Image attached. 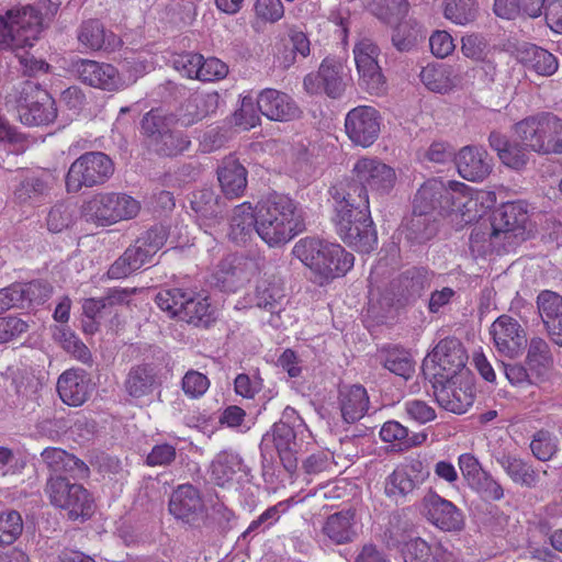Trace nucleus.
<instances>
[{
  "instance_id": "nucleus-1",
  "label": "nucleus",
  "mask_w": 562,
  "mask_h": 562,
  "mask_svg": "<svg viewBox=\"0 0 562 562\" xmlns=\"http://www.w3.org/2000/svg\"><path fill=\"white\" fill-rule=\"evenodd\" d=\"M330 194L336 202L334 222L339 237L359 252H371L378 245V235L364 190L351 186L350 191L340 192L338 187H334Z\"/></svg>"
},
{
  "instance_id": "nucleus-2",
  "label": "nucleus",
  "mask_w": 562,
  "mask_h": 562,
  "mask_svg": "<svg viewBox=\"0 0 562 562\" xmlns=\"http://www.w3.org/2000/svg\"><path fill=\"white\" fill-rule=\"evenodd\" d=\"M42 31V18L38 11L31 7L9 10L5 15H0V45L15 52V56L24 75L33 76L37 72H46L49 65L43 59H37L25 47L33 46Z\"/></svg>"
},
{
  "instance_id": "nucleus-3",
  "label": "nucleus",
  "mask_w": 562,
  "mask_h": 562,
  "mask_svg": "<svg viewBox=\"0 0 562 562\" xmlns=\"http://www.w3.org/2000/svg\"><path fill=\"white\" fill-rule=\"evenodd\" d=\"M484 193L471 192V189L458 181H448L430 179L426 181L417 191L414 199L415 212L428 213L438 212L441 216H451V221L458 220L468 224L475 221L477 215L472 213L480 198Z\"/></svg>"
},
{
  "instance_id": "nucleus-4",
  "label": "nucleus",
  "mask_w": 562,
  "mask_h": 562,
  "mask_svg": "<svg viewBox=\"0 0 562 562\" xmlns=\"http://www.w3.org/2000/svg\"><path fill=\"white\" fill-rule=\"evenodd\" d=\"M304 229L303 212L290 196L274 193L257 203L256 233L270 247L289 243Z\"/></svg>"
},
{
  "instance_id": "nucleus-5",
  "label": "nucleus",
  "mask_w": 562,
  "mask_h": 562,
  "mask_svg": "<svg viewBox=\"0 0 562 562\" xmlns=\"http://www.w3.org/2000/svg\"><path fill=\"white\" fill-rule=\"evenodd\" d=\"M518 140L538 154L562 153V119L551 113L528 116L513 126Z\"/></svg>"
},
{
  "instance_id": "nucleus-6",
  "label": "nucleus",
  "mask_w": 562,
  "mask_h": 562,
  "mask_svg": "<svg viewBox=\"0 0 562 562\" xmlns=\"http://www.w3.org/2000/svg\"><path fill=\"white\" fill-rule=\"evenodd\" d=\"M177 119L159 110H150L140 122V131L147 148L157 155L172 157L187 150L191 144L181 132L175 131Z\"/></svg>"
},
{
  "instance_id": "nucleus-7",
  "label": "nucleus",
  "mask_w": 562,
  "mask_h": 562,
  "mask_svg": "<svg viewBox=\"0 0 562 562\" xmlns=\"http://www.w3.org/2000/svg\"><path fill=\"white\" fill-rule=\"evenodd\" d=\"M155 301L171 317L198 327H209L216 318L215 310L207 297L194 296L192 292L182 289L161 290L156 294Z\"/></svg>"
},
{
  "instance_id": "nucleus-8",
  "label": "nucleus",
  "mask_w": 562,
  "mask_h": 562,
  "mask_svg": "<svg viewBox=\"0 0 562 562\" xmlns=\"http://www.w3.org/2000/svg\"><path fill=\"white\" fill-rule=\"evenodd\" d=\"M139 211V201L121 192L97 193L82 205L86 221L98 226H110L120 221L134 218Z\"/></svg>"
},
{
  "instance_id": "nucleus-9",
  "label": "nucleus",
  "mask_w": 562,
  "mask_h": 562,
  "mask_svg": "<svg viewBox=\"0 0 562 562\" xmlns=\"http://www.w3.org/2000/svg\"><path fill=\"white\" fill-rule=\"evenodd\" d=\"M20 121L30 126L47 125L57 116L55 101L50 94L32 81H24L18 94L7 97Z\"/></svg>"
},
{
  "instance_id": "nucleus-10",
  "label": "nucleus",
  "mask_w": 562,
  "mask_h": 562,
  "mask_svg": "<svg viewBox=\"0 0 562 562\" xmlns=\"http://www.w3.org/2000/svg\"><path fill=\"white\" fill-rule=\"evenodd\" d=\"M114 172L111 158L101 151H89L78 157L66 175V190L78 193L82 188H92L105 183Z\"/></svg>"
},
{
  "instance_id": "nucleus-11",
  "label": "nucleus",
  "mask_w": 562,
  "mask_h": 562,
  "mask_svg": "<svg viewBox=\"0 0 562 562\" xmlns=\"http://www.w3.org/2000/svg\"><path fill=\"white\" fill-rule=\"evenodd\" d=\"M45 493L50 503L65 509L72 520L87 519L93 513V499L80 484L70 483L63 475H50L47 479Z\"/></svg>"
},
{
  "instance_id": "nucleus-12",
  "label": "nucleus",
  "mask_w": 562,
  "mask_h": 562,
  "mask_svg": "<svg viewBox=\"0 0 562 562\" xmlns=\"http://www.w3.org/2000/svg\"><path fill=\"white\" fill-rule=\"evenodd\" d=\"M528 212L522 202L504 204L494 212L491 221L490 243L493 247H506L522 238Z\"/></svg>"
},
{
  "instance_id": "nucleus-13",
  "label": "nucleus",
  "mask_w": 562,
  "mask_h": 562,
  "mask_svg": "<svg viewBox=\"0 0 562 562\" xmlns=\"http://www.w3.org/2000/svg\"><path fill=\"white\" fill-rule=\"evenodd\" d=\"M468 356L460 340L446 338L440 340L423 362V373L426 378H435V374L442 378L465 376L462 372Z\"/></svg>"
},
{
  "instance_id": "nucleus-14",
  "label": "nucleus",
  "mask_w": 562,
  "mask_h": 562,
  "mask_svg": "<svg viewBox=\"0 0 562 562\" xmlns=\"http://www.w3.org/2000/svg\"><path fill=\"white\" fill-rule=\"evenodd\" d=\"M436 402L443 409L464 414L474 402V385L465 376L442 378L435 374L430 378Z\"/></svg>"
},
{
  "instance_id": "nucleus-15",
  "label": "nucleus",
  "mask_w": 562,
  "mask_h": 562,
  "mask_svg": "<svg viewBox=\"0 0 562 562\" xmlns=\"http://www.w3.org/2000/svg\"><path fill=\"white\" fill-rule=\"evenodd\" d=\"M382 117L379 111L369 105L351 109L345 119V131L356 146L370 147L379 137Z\"/></svg>"
},
{
  "instance_id": "nucleus-16",
  "label": "nucleus",
  "mask_w": 562,
  "mask_h": 562,
  "mask_svg": "<svg viewBox=\"0 0 562 562\" xmlns=\"http://www.w3.org/2000/svg\"><path fill=\"white\" fill-rule=\"evenodd\" d=\"M353 55L361 83L369 93L380 94L384 90L385 78L378 63L379 46L370 38H361L353 47Z\"/></svg>"
},
{
  "instance_id": "nucleus-17",
  "label": "nucleus",
  "mask_w": 562,
  "mask_h": 562,
  "mask_svg": "<svg viewBox=\"0 0 562 562\" xmlns=\"http://www.w3.org/2000/svg\"><path fill=\"white\" fill-rule=\"evenodd\" d=\"M353 172L356 180L347 184V191H350L351 186H358L367 195L368 189L380 193L389 192L396 180L395 171L376 158L359 159L353 167ZM338 189L344 192L342 188Z\"/></svg>"
},
{
  "instance_id": "nucleus-18",
  "label": "nucleus",
  "mask_w": 562,
  "mask_h": 562,
  "mask_svg": "<svg viewBox=\"0 0 562 562\" xmlns=\"http://www.w3.org/2000/svg\"><path fill=\"white\" fill-rule=\"evenodd\" d=\"M494 347L499 356L515 359L527 344L526 333L517 319L509 315L498 316L491 325Z\"/></svg>"
},
{
  "instance_id": "nucleus-19",
  "label": "nucleus",
  "mask_w": 562,
  "mask_h": 562,
  "mask_svg": "<svg viewBox=\"0 0 562 562\" xmlns=\"http://www.w3.org/2000/svg\"><path fill=\"white\" fill-rule=\"evenodd\" d=\"M428 474L429 472L426 470L423 461L411 459L396 467L385 479V494L396 502L405 499L419 487Z\"/></svg>"
},
{
  "instance_id": "nucleus-20",
  "label": "nucleus",
  "mask_w": 562,
  "mask_h": 562,
  "mask_svg": "<svg viewBox=\"0 0 562 562\" xmlns=\"http://www.w3.org/2000/svg\"><path fill=\"white\" fill-rule=\"evenodd\" d=\"M303 86L310 94L324 92L329 98H339L346 87L342 63L331 57L325 58L317 72H311L305 76Z\"/></svg>"
},
{
  "instance_id": "nucleus-21",
  "label": "nucleus",
  "mask_w": 562,
  "mask_h": 562,
  "mask_svg": "<svg viewBox=\"0 0 562 562\" xmlns=\"http://www.w3.org/2000/svg\"><path fill=\"white\" fill-rule=\"evenodd\" d=\"M422 514L442 531H461L464 528L462 512L450 501L429 491L422 501Z\"/></svg>"
},
{
  "instance_id": "nucleus-22",
  "label": "nucleus",
  "mask_w": 562,
  "mask_h": 562,
  "mask_svg": "<svg viewBox=\"0 0 562 562\" xmlns=\"http://www.w3.org/2000/svg\"><path fill=\"white\" fill-rule=\"evenodd\" d=\"M168 509L176 519L189 525L202 520L206 513L202 494L192 484H181L172 491Z\"/></svg>"
},
{
  "instance_id": "nucleus-23",
  "label": "nucleus",
  "mask_w": 562,
  "mask_h": 562,
  "mask_svg": "<svg viewBox=\"0 0 562 562\" xmlns=\"http://www.w3.org/2000/svg\"><path fill=\"white\" fill-rule=\"evenodd\" d=\"M54 178L47 172L27 171L15 178L13 200L21 206H36L49 196Z\"/></svg>"
},
{
  "instance_id": "nucleus-24",
  "label": "nucleus",
  "mask_w": 562,
  "mask_h": 562,
  "mask_svg": "<svg viewBox=\"0 0 562 562\" xmlns=\"http://www.w3.org/2000/svg\"><path fill=\"white\" fill-rule=\"evenodd\" d=\"M72 69L79 80L90 87L106 91H116L125 87L117 69L110 64L79 59L72 64Z\"/></svg>"
},
{
  "instance_id": "nucleus-25",
  "label": "nucleus",
  "mask_w": 562,
  "mask_h": 562,
  "mask_svg": "<svg viewBox=\"0 0 562 562\" xmlns=\"http://www.w3.org/2000/svg\"><path fill=\"white\" fill-rule=\"evenodd\" d=\"M432 273L425 268H411L390 283V293L398 305L416 301L430 286Z\"/></svg>"
},
{
  "instance_id": "nucleus-26",
  "label": "nucleus",
  "mask_w": 562,
  "mask_h": 562,
  "mask_svg": "<svg viewBox=\"0 0 562 562\" xmlns=\"http://www.w3.org/2000/svg\"><path fill=\"white\" fill-rule=\"evenodd\" d=\"M257 105L260 113L271 121L289 122L299 119L302 113L292 97L272 88L259 93Z\"/></svg>"
},
{
  "instance_id": "nucleus-27",
  "label": "nucleus",
  "mask_w": 562,
  "mask_h": 562,
  "mask_svg": "<svg viewBox=\"0 0 562 562\" xmlns=\"http://www.w3.org/2000/svg\"><path fill=\"white\" fill-rule=\"evenodd\" d=\"M459 175L469 181H482L492 171V158L487 151L476 146H464L456 156Z\"/></svg>"
},
{
  "instance_id": "nucleus-28",
  "label": "nucleus",
  "mask_w": 562,
  "mask_h": 562,
  "mask_svg": "<svg viewBox=\"0 0 562 562\" xmlns=\"http://www.w3.org/2000/svg\"><path fill=\"white\" fill-rule=\"evenodd\" d=\"M304 431L296 430L284 424H274L272 436L280 460L288 472H294L299 463V454L302 450V437Z\"/></svg>"
},
{
  "instance_id": "nucleus-29",
  "label": "nucleus",
  "mask_w": 562,
  "mask_h": 562,
  "mask_svg": "<svg viewBox=\"0 0 562 562\" xmlns=\"http://www.w3.org/2000/svg\"><path fill=\"white\" fill-rule=\"evenodd\" d=\"M337 251L341 254L340 245L312 237L300 239L293 248L294 256L316 274L325 270L324 261L327 257L336 255Z\"/></svg>"
},
{
  "instance_id": "nucleus-30",
  "label": "nucleus",
  "mask_w": 562,
  "mask_h": 562,
  "mask_svg": "<svg viewBox=\"0 0 562 562\" xmlns=\"http://www.w3.org/2000/svg\"><path fill=\"white\" fill-rule=\"evenodd\" d=\"M41 459L46 468L57 475L66 474L72 479H86L90 473L89 467L82 460L61 448H45L41 452Z\"/></svg>"
},
{
  "instance_id": "nucleus-31",
  "label": "nucleus",
  "mask_w": 562,
  "mask_h": 562,
  "mask_svg": "<svg viewBox=\"0 0 562 562\" xmlns=\"http://www.w3.org/2000/svg\"><path fill=\"white\" fill-rule=\"evenodd\" d=\"M158 385V371L150 363L132 366L123 383L124 391L135 400L150 395Z\"/></svg>"
},
{
  "instance_id": "nucleus-32",
  "label": "nucleus",
  "mask_w": 562,
  "mask_h": 562,
  "mask_svg": "<svg viewBox=\"0 0 562 562\" xmlns=\"http://www.w3.org/2000/svg\"><path fill=\"white\" fill-rule=\"evenodd\" d=\"M217 180L227 199L239 198L247 188V170L233 156L225 157L218 165Z\"/></svg>"
},
{
  "instance_id": "nucleus-33",
  "label": "nucleus",
  "mask_w": 562,
  "mask_h": 562,
  "mask_svg": "<svg viewBox=\"0 0 562 562\" xmlns=\"http://www.w3.org/2000/svg\"><path fill=\"white\" fill-rule=\"evenodd\" d=\"M167 240L166 232L162 227H153L139 236L135 244L128 247L124 252L127 259L132 260L134 267L138 270L145 263L150 262L151 258L161 249Z\"/></svg>"
},
{
  "instance_id": "nucleus-34",
  "label": "nucleus",
  "mask_w": 562,
  "mask_h": 562,
  "mask_svg": "<svg viewBox=\"0 0 562 562\" xmlns=\"http://www.w3.org/2000/svg\"><path fill=\"white\" fill-rule=\"evenodd\" d=\"M57 392L60 400L69 406L82 405L89 396V379L83 370L70 369L65 371L57 381Z\"/></svg>"
},
{
  "instance_id": "nucleus-35",
  "label": "nucleus",
  "mask_w": 562,
  "mask_h": 562,
  "mask_svg": "<svg viewBox=\"0 0 562 562\" xmlns=\"http://www.w3.org/2000/svg\"><path fill=\"white\" fill-rule=\"evenodd\" d=\"M220 94L217 92H198L192 94L182 105L177 122L189 127L214 114L218 108Z\"/></svg>"
},
{
  "instance_id": "nucleus-36",
  "label": "nucleus",
  "mask_w": 562,
  "mask_h": 562,
  "mask_svg": "<svg viewBox=\"0 0 562 562\" xmlns=\"http://www.w3.org/2000/svg\"><path fill=\"white\" fill-rule=\"evenodd\" d=\"M488 144L493 150L497 153L501 161L509 168L521 169L529 159V148L520 140L510 142L508 137L497 131L491 132Z\"/></svg>"
},
{
  "instance_id": "nucleus-37",
  "label": "nucleus",
  "mask_w": 562,
  "mask_h": 562,
  "mask_svg": "<svg viewBox=\"0 0 562 562\" xmlns=\"http://www.w3.org/2000/svg\"><path fill=\"white\" fill-rule=\"evenodd\" d=\"M79 43L91 50H114L121 45V40L111 31H106L98 20L83 22L78 30Z\"/></svg>"
},
{
  "instance_id": "nucleus-38",
  "label": "nucleus",
  "mask_w": 562,
  "mask_h": 562,
  "mask_svg": "<svg viewBox=\"0 0 562 562\" xmlns=\"http://www.w3.org/2000/svg\"><path fill=\"white\" fill-rule=\"evenodd\" d=\"M257 206L254 209L249 202H244L233 209L229 218L228 237L235 244L244 245L256 232Z\"/></svg>"
},
{
  "instance_id": "nucleus-39",
  "label": "nucleus",
  "mask_w": 562,
  "mask_h": 562,
  "mask_svg": "<svg viewBox=\"0 0 562 562\" xmlns=\"http://www.w3.org/2000/svg\"><path fill=\"white\" fill-rule=\"evenodd\" d=\"M190 203L198 216L212 223L222 221L227 209L225 200L210 188L194 191Z\"/></svg>"
},
{
  "instance_id": "nucleus-40",
  "label": "nucleus",
  "mask_w": 562,
  "mask_h": 562,
  "mask_svg": "<svg viewBox=\"0 0 562 562\" xmlns=\"http://www.w3.org/2000/svg\"><path fill=\"white\" fill-rule=\"evenodd\" d=\"M322 531L336 544L352 542L357 537L355 510L346 509L328 516Z\"/></svg>"
},
{
  "instance_id": "nucleus-41",
  "label": "nucleus",
  "mask_w": 562,
  "mask_h": 562,
  "mask_svg": "<svg viewBox=\"0 0 562 562\" xmlns=\"http://www.w3.org/2000/svg\"><path fill=\"white\" fill-rule=\"evenodd\" d=\"M341 417L352 424L363 417L369 407L367 391L361 385L345 386L339 392Z\"/></svg>"
},
{
  "instance_id": "nucleus-42",
  "label": "nucleus",
  "mask_w": 562,
  "mask_h": 562,
  "mask_svg": "<svg viewBox=\"0 0 562 562\" xmlns=\"http://www.w3.org/2000/svg\"><path fill=\"white\" fill-rule=\"evenodd\" d=\"M497 462L516 484L531 488L539 482V473L531 464L517 456L503 454L497 458Z\"/></svg>"
},
{
  "instance_id": "nucleus-43",
  "label": "nucleus",
  "mask_w": 562,
  "mask_h": 562,
  "mask_svg": "<svg viewBox=\"0 0 562 562\" xmlns=\"http://www.w3.org/2000/svg\"><path fill=\"white\" fill-rule=\"evenodd\" d=\"M451 67L443 64H428L420 71V80L434 92L445 93L456 85Z\"/></svg>"
},
{
  "instance_id": "nucleus-44",
  "label": "nucleus",
  "mask_w": 562,
  "mask_h": 562,
  "mask_svg": "<svg viewBox=\"0 0 562 562\" xmlns=\"http://www.w3.org/2000/svg\"><path fill=\"white\" fill-rule=\"evenodd\" d=\"M77 205L70 201H59L48 211L46 226L50 233H60L76 221Z\"/></svg>"
},
{
  "instance_id": "nucleus-45",
  "label": "nucleus",
  "mask_w": 562,
  "mask_h": 562,
  "mask_svg": "<svg viewBox=\"0 0 562 562\" xmlns=\"http://www.w3.org/2000/svg\"><path fill=\"white\" fill-rule=\"evenodd\" d=\"M215 278L223 290L235 292L249 281V276L238 262L234 265L231 260H223L216 271Z\"/></svg>"
},
{
  "instance_id": "nucleus-46",
  "label": "nucleus",
  "mask_w": 562,
  "mask_h": 562,
  "mask_svg": "<svg viewBox=\"0 0 562 562\" xmlns=\"http://www.w3.org/2000/svg\"><path fill=\"white\" fill-rule=\"evenodd\" d=\"M239 469L240 460L238 456L221 452L212 461L211 475L217 485L224 486L234 479V475Z\"/></svg>"
},
{
  "instance_id": "nucleus-47",
  "label": "nucleus",
  "mask_w": 562,
  "mask_h": 562,
  "mask_svg": "<svg viewBox=\"0 0 562 562\" xmlns=\"http://www.w3.org/2000/svg\"><path fill=\"white\" fill-rule=\"evenodd\" d=\"M405 562H447L446 552L439 546L431 548L425 540L415 538L407 542Z\"/></svg>"
},
{
  "instance_id": "nucleus-48",
  "label": "nucleus",
  "mask_w": 562,
  "mask_h": 562,
  "mask_svg": "<svg viewBox=\"0 0 562 562\" xmlns=\"http://www.w3.org/2000/svg\"><path fill=\"white\" fill-rule=\"evenodd\" d=\"M477 5L474 0H445L443 15L451 22L465 25L475 20Z\"/></svg>"
},
{
  "instance_id": "nucleus-49",
  "label": "nucleus",
  "mask_w": 562,
  "mask_h": 562,
  "mask_svg": "<svg viewBox=\"0 0 562 562\" xmlns=\"http://www.w3.org/2000/svg\"><path fill=\"white\" fill-rule=\"evenodd\" d=\"M382 363L390 372L405 379H408L414 371L409 352L397 347L385 350Z\"/></svg>"
},
{
  "instance_id": "nucleus-50",
  "label": "nucleus",
  "mask_w": 562,
  "mask_h": 562,
  "mask_svg": "<svg viewBox=\"0 0 562 562\" xmlns=\"http://www.w3.org/2000/svg\"><path fill=\"white\" fill-rule=\"evenodd\" d=\"M19 295L23 301L22 308L41 305L52 295V286L46 281H32L27 283H16Z\"/></svg>"
},
{
  "instance_id": "nucleus-51",
  "label": "nucleus",
  "mask_w": 562,
  "mask_h": 562,
  "mask_svg": "<svg viewBox=\"0 0 562 562\" xmlns=\"http://www.w3.org/2000/svg\"><path fill=\"white\" fill-rule=\"evenodd\" d=\"M23 531V519L19 512L7 510L0 513V547L14 543Z\"/></svg>"
},
{
  "instance_id": "nucleus-52",
  "label": "nucleus",
  "mask_w": 562,
  "mask_h": 562,
  "mask_svg": "<svg viewBox=\"0 0 562 562\" xmlns=\"http://www.w3.org/2000/svg\"><path fill=\"white\" fill-rule=\"evenodd\" d=\"M526 361L530 369H548L553 363L549 344L541 337H532L528 344Z\"/></svg>"
},
{
  "instance_id": "nucleus-53",
  "label": "nucleus",
  "mask_w": 562,
  "mask_h": 562,
  "mask_svg": "<svg viewBox=\"0 0 562 562\" xmlns=\"http://www.w3.org/2000/svg\"><path fill=\"white\" fill-rule=\"evenodd\" d=\"M430 214L413 211V216L407 225L409 238L417 243H424L435 236L437 232L436 220Z\"/></svg>"
},
{
  "instance_id": "nucleus-54",
  "label": "nucleus",
  "mask_w": 562,
  "mask_h": 562,
  "mask_svg": "<svg viewBox=\"0 0 562 562\" xmlns=\"http://www.w3.org/2000/svg\"><path fill=\"white\" fill-rule=\"evenodd\" d=\"M530 67L540 76L550 77L557 72L559 63L557 57L544 48L532 46L527 50Z\"/></svg>"
},
{
  "instance_id": "nucleus-55",
  "label": "nucleus",
  "mask_w": 562,
  "mask_h": 562,
  "mask_svg": "<svg viewBox=\"0 0 562 562\" xmlns=\"http://www.w3.org/2000/svg\"><path fill=\"white\" fill-rule=\"evenodd\" d=\"M355 257L341 247V254L328 256L324 261L325 270H321L318 276L323 279H334L346 274L353 267Z\"/></svg>"
},
{
  "instance_id": "nucleus-56",
  "label": "nucleus",
  "mask_w": 562,
  "mask_h": 562,
  "mask_svg": "<svg viewBox=\"0 0 562 562\" xmlns=\"http://www.w3.org/2000/svg\"><path fill=\"white\" fill-rule=\"evenodd\" d=\"M532 454L540 461H549L558 451V438L546 429L538 430L530 442Z\"/></svg>"
},
{
  "instance_id": "nucleus-57",
  "label": "nucleus",
  "mask_w": 562,
  "mask_h": 562,
  "mask_svg": "<svg viewBox=\"0 0 562 562\" xmlns=\"http://www.w3.org/2000/svg\"><path fill=\"white\" fill-rule=\"evenodd\" d=\"M69 428V423L64 417H40L34 425V436L58 440Z\"/></svg>"
},
{
  "instance_id": "nucleus-58",
  "label": "nucleus",
  "mask_w": 562,
  "mask_h": 562,
  "mask_svg": "<svg viewBox=\"0 0 562 562\" xmlns=\"http://www.w3.org/2000/svg\"><path fill=\"white\" fill-rule=\"evenodd\" d=\"M537 307L543 324L562 315V296L550 290L541 291L537 296Z\"/></svg>"
},
{
  "instance_id": "nucleus-59",
  "label": "nucleus",
  "mask_w": 562,
  "mask_h": 562,
  "mask_svg": "<svg viewBox=\"0 0 562 562\" xmlns=\"http://www.w3.org/2000/svg\"><path fill=\"white\" fill-rule=\"evenodd\" d=\"M283 299V291L279 286L266 282L257 285L255 301L258 307L274 313L281 306Z\"/></svg>"
},
{
  "instance_id": "nucleus-60",
  "label": "nucleus",
  "mask_w": 562,
  "mask_h": 562,
  "mask_svg": "<svg viewBox=\"0 0 562 562\" xmlns=\"http://www.w3.org/2000/svg\"><path fill=\"white\" fill-rule=\"evenodd\" d=\"M419 36L417 24L402 22L393 31L392 43L400 52H408L417 44Z\"/></svg>"
},
{
  "instance_id": "nucleus-61",
  "label": "nucleus",
  "mask_w": 562,
  "mask_h": 562,
  "mask_svg": "<svg viewBox=\"0 0 562 562\" xmlns=\"http://www.w3.org/2000/svg\"><path fill=\"white\" fill-rule=\"evenodd\" d=\"M470 487L476 491L483 498L490 501H501L504 497V488L501 483L486 471L470 484Z\"/></svg>"
},
{
  "instance_id": "nucleus-62",
  "label": "nucleus",
  "mask_w": 562,
  "mask_h": 562,
  "mask_svg": "<svg viewBox=\"0 0 562 562\" xmlns=\"http://www.w3.org/2000/svg\"><path fill=\"white\" fill-rule=\"evenodd\" d=\"M181 387L190 398L201 397L210 387L209 378L195 370H189L182 378Z\"/></svg>"
},
{
  "instance_id": "nucleus-63",
  "label": "nucleus",
  "mask_w": 562,
  "mask_h": 562,
  "mask_svg": "<svg viewBox=\"0 0 562 562\" xmlns=\"http://www.w3.org/2000/svg\"><path fill=\"white\" fill-rule=\"evenodd\" d=\"M228 74V67L225 63L215 57L204 58L201 55V63L198 70V80L217 81L225 78Z\"/></svg>"
},
{
  "instance_id": "nucleus-64",
  "label": "nucleus",
  "mask_w": 562,
  "mask_h": 562,
  "mask_svg": "<svg viewBox=\"0 0 562 562\" xmlns=\"http://www.w3.org/2000/svg\"><path fill=\"white\" fill-rule=\"evenodd\" d=\"M29 328V323L20 317H0V344L21 337Z\"/></svg>"
}]
</instances>
